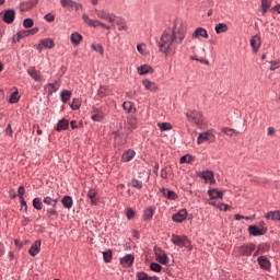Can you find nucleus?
<instances>
[{"label": "nucleus", "mask_w": 280, "mask_h": 280, "mask_svg": "<svg viewBox=\"0 0 280 280\" xmlns=\"http://www.w3.org/2000/svg\"><path fill=\"white\" fill-rule=\"evenodd\" d=\"M27 73H28V75H31V78H32L33 80H35V82L40 81V74L36 71V68H35V67L28 69V70H27Z\"/></svg>", "instance_id": "obj_34"}, {"label": "nucleus", "mask_w": 280, "mask_h": 280, "mask_svg": "<svg viewBox=\"0 0 280 280\" xmlns=\"http://www.w3.org/2000/svg\"><path fill=\"white\" fill-rule=\"evenodd\" d=\"M267 248H268V245H258L256 252L254 253V257H257V255H264Z\"/></svg>", "instance_id": "obj_48"}, {"label": "nucleus", "mask_w": 280, "mask_h": 280, "mask_svg": "<svg viewBox=\"0 0 280 280\" xmlns=\"http://www.w3.org/2000/svg\"><path fill=\"white\" fill-rule=\"evenodd\" d=\"M114 23L118 26L119 32L128 30V26L126 25V20L122 18H115Z\"/></svg>", "instance_id": "obj_31"}, {"label": "nucleus", "mask_w": 280, "mask_h": 280, "mask_svg": "<svg viewBox=\"0 0 280 280\" xmlns=\"http://www.w3.org/2000/svg\"><path fill=\"white\" fill-rule=\"evenodd\" d=\"M142 84L144 86V89H147V91H151L153 93H156V91H159V85H156V83L145 79L142 81Z\"/></svg>", "instance_id": "obj_23"}, {"label": "nucleus", "mask_w": 280, "mask_h": 280, "mask_svg": "<svg viewBox=\"0 0 280 280\" xmlns=\"http://www.w3.org/2000/svg\"><path fill=\"white\" fill-rule=\"evenodd\" d=\"M158 128L162 130V132H165L167 130H172V124L170 122H158Z\"/></svg>", "instance_id": "obj_44"}, {"label": "nucleus", "mask_w": 280, "mask_h": 280, "mask_svg": "<svg viewBox=\"0 0 280 280\" xmlns=\"http://www.w3.org/2000/svg\"><path fill=\"white\" fill-rule=\"evenodd\" d=\"M47 214H48V218H54V217L58 215V211H56V209H54V208H50L47 210Z\"/></svg>", "instance_id": "obj_58"}, {"label": "nucleus", "mask_w": 280, "mask_h": 280, "mask_svg": "<svg viewBox=\"0 0 280 280\" xmlns=\"http://www.w3.org/2000/svg\"><path fill=\"white\" fill-rule=\"evenodd\" d=\"M44 205L48 207H56L58 205V199H54L51 197H44Z\"/></svg>", "instance_id": "obj_40"}, {"label": "nucleus", "mask_w": 280, "mask_h": 280, "mask_svg": "<svg viewBox=\"0 0 280 280\" xmlns=\"http://www.w3.org/2000/svg\"><path fill=\"white\" fill-rule=\"evenodd\" d=\"M208 196H210V200H218V198L222 200V198H224V192L218 188H210L208 190Z\"/></svg>", "instance_id": "obj_18"}, {"label": "nucleus", "mask_w": 280, "mask_h": 280, "mask_svg": "<svg viewBox=\"0 0 280 280\" xmlns=\"http://www.w3.org/2000/svg\"><path fill=\"white\" fill-rule=\"evenodd\" d=\"M217 34H224V32L229 31V26L224 23H219L214 27Z\"/></svg>", "instance_id": "obj_36"}, {"label": "nucleus", "mask_w": 280, "mask_h": 280, "mask_svg": "<svg viewBox=\"0 0 280 280\" xmlns=\"http://www.w3.org/2000/svg\"><path fill=\"white\" fill-rule=\"evenodd\" d=\"M258 261V266L262 269V270H270V267L272 266L270 264V260L268 259V257L266 256H259L257 258Z\"/></svg>", "instance_id": "obj_19"}, {"label": "nucleus", "mask_w": 280, "mask_h": 280, "mask_svg": "<svg viewBox=\"0 0 280 280\" xmlns=\"http://www.w3.org/2000/svg\"><path fill=\"white\" fill-rule=\"evenodd\" d=\"M154 255L156 260L160 264H163V266H167V264H170V257H167V254H165V250H163L161 247H154Z\"/></svg>", "instance_id": "obj_5"}, {"label": "nucleus", "mask_w": 280, "mask_h": 280, "mask_svg": "<svg viewBox=\"0 0 280 280\" xmlns=\"http://www.w3.org/2000/svg\"><path fill=\"white\" fill-rule=\"evenodd\" d=\"M139 75H148V73H154V69L150 65H142L138 67Z\"/></svg>", "instance_id": "obj_24"}, {"label": "nucleus", "mask_w": 280, "mask_h": 280, "mask_svg": "<svg viewBox=\"0 0 280 280\" xmlns=\"http://www.w3.org/2000/svg\"><path fill=\"white\" fill-rule=\"evenodd\" d=\"M60 4L62 8H66L67 10L73 9L75 5V1L73 0H60Z\"/></svg>", "instance_id": "obj_38"}, {"label": "nucleus", "mask_w": 280, "mask_h": 280, "mask_svg": "<svg viewBox=\"0 0 280 280\" xmlns=\"http://www.w3.org/2000/svg\"><path fill=\"white\" fill-rule=\"evenodd\" d=\"M55 130H57V132H61V130H69V121L65 118L59 120Z\"/></svg>", "instance_id": "obj_28"}, {"label": "nucleus", "mask_w": 280, "mask_h": 280, "mask_svg": "<svg viewBox=\"0 0 280 280\" xmlns=\"http://www.w3.org/2000/svg\"><path fill=\"white\" fill-rule=\"evenodd\" d=\"M21 209H24V211L27 212V201L25 199H20Z\"/></svg>", "instance_id": "obj_59"}, {"label": "nucleus", "mask_w": 280, "mask_h": 280, "mask_svg": "<svg viewBox=\"0 0 280 280\" xmlns=\"http://www.w3.org/2000/svg\"><path fill=\"white\" fill-rule=\"evenodd\" d=\"M137 154V152H135V150L129 149L127 150L122 156H121V161L124 163H129V161H132V159H135V155Z\"/></svg>", "instance_id": "obj_26"}, {"label": "nucleus", "mask_w": 280, "mask_h": 280, "mask_svg": "<svg viewBox=\"0 0 280 280\" xmlns=\"http://www.w3.org/2000/svg\"><path fill=\"white\" fill-rule=\"evenodd\" d=\"M256 248L255 243H249L237 247V253L241 257H250Z\"/></svg>", "instance_id": "obj_4"}, {"label": "nucleus", "mask_w": 280, "mask_h": 280, "mask_svg": "<svg viewBox=\"0 0 280 280\" xmlns=\"http://www.w3.org/2000/svg\"><path fill=\"white\" fill-rule=\"evenodd\" d=\"M186 117L190 124H195L199 128L205 126V117L198 110H188Z\"/></svg>", "instance_id": "obj_2"}, {"label": "nucleus", "mask_w": 280, "mask_h": 280, "mask_svg": "<svg viewBox=\"0 0 280 280\" xmlns=\"http://www.w3.org/2000/svg\"><path fill=\"white\" fill-rule=\"evenodd\" d=\"M129 185L132 186L133 189H143V182H141L137 178L131 179Z\"/></svg>", "instance_id": "obj_39"}, {"label": "nucleus", "mask_w": 280, "mask_h": 280, "mask_svg": "<svg viewBox=\"0 0 280 280\" xmlns=\"http://www.w3.org/2000/svg\"><path fill=\"white\" fill-rule=\"evenodd\" d=\"M136 279L137 280H159V277H156V276H149L144 271H138L136 273Z\"/></svg>", "instance_id": "obj_27"}, {"label": "nucleus", "mask_w": 280, "mask_h": 280, "mask_svg": "<svg viewBox=\"0 0 280 280\" xmlns=\"http://www.w3.org/2000/svg\"><path fill=\"white\" fill-rule=\"evenodd\" d=\"M185 40V28L183 26L166 28L158 43V47L162 54L168 56L172 51H176L178 46Z\"/></svg>", "instance_id": "obj_1"}, {"label": "nucleus", "mask_w": 280, "mask_h": 280, "mask_svg": "<svg viewBox=\"0 0 280 280\" xmlns=\"http://www.w3.org/2000/svg\"><path fill=\"white\" fill-rule=\"evenodd\" d=\"M265 218L273 222H280V210L269 211L265 214Z\"/></svg>", "instance_id": "obj_25"}, {"label": "nucleus", "mask_w": 280, "mask_h": 280, "mask_svg": "<svg viewBox=\"0 0 280 280\" xmlns=\"http://www.w3.org/2000/svg\"><path fill=\"white\" fill-rule=\"evenodd\" d=\"M27 32H28V36H34V34H38V27H33Z\"/></svg>", "instance_id": "obj_60"}, {"label": "nucleus", "mask_w": 280, "mask_h": 280, "mask_svg": "<svg viewBox=\"0 0 280 280\" xmlns=\"http://www.w3.org/2000/svg\"><path fill=\"white\" fill-rule=\"evenodd\" d=\"M94 12L96 13L98 19L103 21H107L108 23H115L116 15L113 13H108L105 10L95 9Z\"/></svg>", "instance_id": "obj_6"}, {"label": "nucleus", "mask_w": 280, "mask_h": 280, "mask_svg": "<svg viewBox=\"0 0 280 280\" xmlns=\"http://www.w3.org/2000/svg\"><path fill=\"white\" fill-rule=\"evenodd\" d=\"M71 91L69 90H63L60 92V100L63 104H67V102H69V100H71Z\"/></svg>", "instance_id": "obj_32"}, {"label": "nucleus", "mask_w": 280, "mask_h": 280, "mask_svg": "<svg viewBox=\"0 0 280 280\" xmlns=\"http://www.w3.org/2000/svg\"><path fill=\"white\" fill-rule=\"evenodd\" d=\"M132 264H135V256L132 254H127L126 256L120 258V265L124 268H130V266H132Z\"/></svg>", "instance_id": "obj_13"}, {"label": "nucleus", "mask_w": 280, "mask_h": 280, "mask_svg": "<svg viewBox=\"0 0 280 280\" xmlns=\"http://www.w3.org/2000/svg\"><path fill=\"white\" fill-rule=\"evenodd\" d=\"M272 5V0H261V11L262 14H266L268 12V9Z\"/></svg>", "instance_id": "obj_41"}, {"label": "nucleus", "mask_w": 280, "mask_h": 280, "mask_svg": "<svg viewBox=\"0 0 280 280\" xmlns=\"http://www.w3.org/2000/svg\"><path fill=\"white\" fill-rule=\"evenodd\" d=\"M248 233L249 235H253V237H259L261 235H266L268 233V228H257V225H249L248 226Z\"/></svg>", "instance_id": "obj_7"}, {"label": "nucleus", "mask_w": 280, "mask_h": 280, "mask_svg": "<svg viewBox=\"0 0 280 280\" xmlns=\"http://www.w3.org/2000/svg\"><path fill=\"white\" fill-rule=\"evenodd\" d=\"M20 38H25L27 36H30L28 32L27 31H20L18 32Z\"/></svg>", "instance_id": "obj_61"}, {"label": "nucleus", "mask_w": 280, "mask_h": 280, "mask_svg": "<svg viewBox=\"0 0 280 280\" xmlns=\"http://www.w3.org/2000/svg\"><path fill=\"white\" fill-rule=\"evenodd\" d=\"M250 47L253 48V51L257 54L259 51V47H261V37L259 35H254L250 38Z\"/></svg>", "instance_id": "obj_16"}, {"label": "nucleus", "mask_w": 280, "mask_h": 280, "mask_svg": "<svg viewBox=\"0 0 280 280\" xmlns=\"http://www.w3.org/2000/svg\"><path fill=\"white\" fill-rule=\"evenodd\" d=\"M40 241H35L31 248L28 249V255H31V257H36V255H38V253H40Z\"/></svg>", "instance_id": "obj_21"}, {"label": "nucleus", "mask_w": 280, "mask_h": 280, "mask_svg": "<svg viewBox=\"0 0 280 280\" xmlns=\"http://www.w3.org/2000/svg\"><path fill=\"white\" fill-rule=\"evenodd\" d=\"M200 177L203 178L206 183H210V185H215V177L213 176V171H203Z\"/></svg>", "instance_id": "obj_17"}, {"label": "nucleus", "mask_w": 280, "mask_h": 280, "mask_svg": "<svg viewBox=\"0 0 280 280\" xmlns=\"http://www.w3.org/2000/svg\"><path fill=\"white\" fill-rule=\"evenodd\" d=\"M61 205L65 207V209H71V207H73V198H71V196H65L61 199Z\"/></svg>", "instance_id": "obj_30"}, {"label": "nucleus", "mask_w": 280, "mask_h": 280, "mask_svg": "<svg viewBox=\"0 0 280 280\" xmlns=\"http://www.w3.org/2000/svg\"><path fill=\"white\" fill-rule=\"evenodd\" d=\"M195 161V158L191 155V154H186V155H183L179 160V163L180 164H184V163H194Z\"/></svg>", "instance_id": "obj_42"}, {"label": "nucleus", "mask_w": 280, "mask_h": 280, "mask_svg": "<svg viewBox=\"0 0 280 280\" xmlns=\"http://www.w3.org/2000/svg\"><path fill=\"white\" fill-rule=\"evenodd\" d=\"M213 140V132L211 131H206L202 133H199L197 138V143L200 145L201 143H205V141H212Z\"/></svg>", "instance_id": "obj_14"}, {"label": "nucleus", "mask_w": 280, "mask_h": 280, "mask_svg": "<svg viewBox=\"0 0 280 280\" xmlns=\"http://www.w3.org/2000/svg\"><path fill=\"white\" fill-rule=\"evenodd\" d=\"M92 49L101 55L104 54V46H102L101 44H92Z\"/></svg>", "instance_id": "obj_52"}, {"label": "nucleus", "mask_w": 280, "mask_h": 280, "mask_svg": "<svg viewBox=\"0 0 280 280\" xmlns=\"http://www.w3.org/2000/svg\"><path fill=\"white\" fill-rule=\"evenodd\" d=\"M86 196L91 200V205H97V191L95 189L91 188Z\"/></svg>", "instance_id": "obj_33"}, {"label": "nucleus", "mask_w": 280, "mask_h": 280, "mask_svg": "<svg viewBox=\"0 0 280 280\" xmlns=\"http://www.w3.org/2000/svg\"><path fill=\"white\" fill-rule=\"evenodd\" d=\"M103 259L105 264H110L113 261V250L103 252Z\"/></svg>", "instance_id": "obj_43"}, {"label": "nucleus", "mask_w": 280, "mask_h": 280, "mask_svg": "<svg viewBox=\"0 0 280 280\" xmlns=\"http://www.w3.org/2000/svg\"><path fill=\"white\" fill-rule=\"evenodd\" d=\"M5 132H7V135H9V137H12V135H13V130H12V125H8L7 126V129H5Z\"/></svg>", "instance_id": "obj_62"}, {"label": "nucleus", "mask_w": 280, "mask_h": 280, "mask_svg": "<svg viewBox=\"0 0 280 280\" xmlns=\"http://www.w3.org/2000/svg\"><path fill=\"white\" fill-rule=\"evenodd\" d=\"M33 207L37 211H40L43 209V201L40 200V198H34L33 199Z\"/></svg>", "instance_id": "obj_45"}, {"label": "nucleus", "mask_w": 280, "mask_h": 280, "mask_svg": "<svg viewBox=\"0 0 280 280\" xmlns=\"http://www.w3.org/2000/svg\"><path fill=\"white\" fill-rule=\"evenodd\" d=\"M150 270H152L153 272H161V270H163V266H161V264L159 262H151Z\"/></svg>", "instance_id": "obj_46"}, {"label": "nucleus", "mask_w": 280, "mask_h": 280, "mask_svg": "<svg viewBox=\"0 0 280 280\" xmlns=\"http://www.w3.org/2000/svg\"><path fill=\"white\" fill-rule=\"evenodd\" d=\"M16 16V12L12 9H9L4 11V14L2 16V21L10 25L11 23H14V19Z\"/></svg>", "instance_id": "obj_11"}, {"label": "nucleus", "mask_w": 280, "mask_h": 280, "mask_svg": "<svg viewBox=\"0 0 280 280\" xmlns=\"http://www.w3.org/2000/svg\"><path fill=\"white\" fill-rule=\"evenodd\" d=\"M154 215V210L152 208H147L143 212V220L148 221V220H152Z\"/></svg>", "instance_id": "obj_37"}, {"label": "nucleus", "mask_w": 280, "mask_h": 280, "mask_svg": "<svg viewBox=\"0 0 280 280\" xmlns=\"http://www.w3.org/2000/svg\"><path fill=\"white\" fill-rule=\"evenodd\" d=\"M122 108L124 110H126L127 113H132V109L135 108V105L132 104V102H125L122 104Z\"/></svg>", "instance_id": "obj_49"}, {"label": "nucleus", "mask_w": 280, "mask_h": 280, "mask_svg": "<svg viewBox=\"0 0 280 280\" xmlns=\"http://www.w3.org/2000/svg\"><path fill=\"white\" fill-rule=\"evenodd\" d=\"M43 47L45 49H54V47H56V43H54V39L51 38H44L39 42L37 49L43 51Z\"/></svg>", "instance_id": "obj_9"}, {"label": "nucleus", "mask_w": 280, "mask_h": 280, "mask_svg": "<svg viewBox=\"0 0 280 280\" xmlns=\"http://www.w3.org/2000/svg\"><path fill=\"white\" fill-rule=\"evenodd\" d=\"M171 242L174 246H179V248H189V245L191 244L186 235L176 234H172Z\"/></svg>", "instance_id": "obj_3"}, {"label": "nucleus", "mask_w": 280, "mask_h": 280, "mask_svg": "<svg viewBox=\"0 0 280 280\" xmlns=\"http://www.w3.org/2000/svg\"><path fill=\"white\" fill-rule=\"evenodd\" d=\"M198 36H201V38H209V34L207 33V30L202 27H198L197 30H195L192 34L194 38H198Z\"/></svg>", "instance_id": "obj_29"}, {"label": "nucleus", "mask_w": 280, "mask_h": 280, "mask_svg": "<svg viewBox=\"0 0 280 280\" xmlns=\"http://www.w3.org/2000/svg\"><path fill=\"white\" fill-rule=\"evenodd\" d=\"M160 176H161V178L167 179V171H165V168H162Z\"/></svg>", "instance_id": "obj_63"}, {"label": "nucleus", "mask_w": 280, "mask_h": 280, "mask_svg": "<svg viewBox=\"0 0 280 280\" xmlns=\"http://www.w3.org/2000/svg\"><path fill=\"white\" fill-rule=\"evenodd\" d=\"M160 191L164 198H167V200H176L178 198V195L174 190H170L167 188H161Z\"/></svg>", "instance_id": "obj_20"}, {"label": "nucleus", "mask_w": 280, "mask_h": 280, "mask_svg": "<svg viewBox=\"0 0 280 280\" xmlns=\"http://www.w3.org/2000/svg\"><path fill=\"white\" fill-rule=\"evenodd\" d=\"M23 27H26V30H30V27H34V20L31 18H27L23 21Z\"/></svg>", "instance_id": "obj_51"}, {"label": "nucleus", "mask_w": 280, "mask_h": 280, "mask_svg": "<svg viewBox=\"0 0 280 280\" xmlns=\"http://www.w3.org/2000/svg\"><path fill=\"white\" fill-rule=\"evenodd\" d=\"M126 215H127L128 220H132V218H135V210H132L131 208H127Z\"/></svg>", "instance_id": "obj_56"}, {"label": "nucleus", "mask_w": 280, "mask_h": 280, "mask_svg": "<svg viewBox=\"0 0 280 280\" xmlns=\"http://www.w3.org/2000/svg\"><path fill=\"white\" fill-rule=\"evenodd\" d=\"M106 117V114L101 108L94 107L91 113L92 121H102Z\"/></svg>", "instance_id": "obj_10"}, {"label": "nucleus", "mask_w": 280, "mask_h": 280, "mask_svg": "<svg viewBox=\"0 0 280 280\" xmlns=\"http://www.w3.org/2000/svg\"><path fill=\"white\" fill-rule=\"evenodd\" d=\"M222 132H223V135H226L228 137H233L235 135V129L223 128Z\"/></svg>", "instance_id": "obj_53"}, {"label": "nucleus", "mask_w": 280, "mask_h": 280, "mask_svg": "<svg viewBox=\"0 0 280 280\" xmlns=\"http://www.w3.org/2000/svg\"><path fill=\"white\" fill-rule=\"evenodd\" d=\"M270 71H277V69H280V59L270 61Z\"/></svg>", "instance_id": "obj_50"}, {"label": "nucleus", "mask_w": 280, "mask_h": 280, "mask_svg": "<svg viewBox=\"0 0 280 280\" xmlns=\"http://www.w3.org/2000/svg\"><path fill=\"white\" fill-rule=\"evenodd\" d=\"M82 20L84 21V23H86V25H89V27H101L102 25V22L100 20H93L89 18V14L86 13L82 15Z\"/></svg>", "instance_id": "obj_12"}, {"label": "nucleus", "mask_w": 280, "mask_h": 280, "mask_svg": "<svg viewBox=\"0 0 280 280\" xmlns=\"http://www.w3.org/2000/svg\"><path fill=\"white\" fill-rule=\"evenodd\" d=\"M45 21L47 23H54V21H56V15L51 14V13H47L45 16H44Z\"/></svg>", "instance_id": "obj_55"}, {"label": "nucleus", "mask_w": 280, "mask_h": 280, "mask_svg": "<svg viewBox=\"0 0 280 280\" xmlns=\"http://www.w3.org/2000/svg\"><path fill=\"white\" fill-rule=\"evenodd\" d=\"M80 106H82V98H73L72 103L70 104V108L72 110H80Z\"/></svg>", "instance_id": "obj_35"}, {"label": "nucleus", "mask_w": 280, "mask_h": 280, "mask_svg": "<svg viewBox=\"0 0 280 280\" xmlns=\"http://www.w3.org/2000/svg\"><path fill=\"white\" fill-rule=\"evenodd\" d=\"M217 209H220V211H229V205L219 202Z\"/></svg>", "instance_id": "obj_57"}, {"label": "nucleus", "mask_w": 280, "mask_h": 280, "mask_svg": "<svg viewBox=\"0 0 280 280\" xmlns=\"http://www.w3.org/2000/svg\"><path fill=\"white\" fill-rule=\"evenodd\" d=\"M77 12L82 10V3L74 2V7H72Z\"/></svg>", "instance_id": "obj_64"}, {"label": "nucleus", "mask_w": 280, "mask_h": 280, "mask_svg": "<svg viewBox=\"0 0 280 280\" xmlns=\"http://www.w3.org/2000/svg\"><path fill=\"white\" fill-rule=\"evenodd\" d=\"M173 222H177V224H183L185 220H187V209H182L178 212L172 215Z\"/></svg>", "instance_id": "obj_8"}, {"label": "nucleus", "mask_w": 280, "mask_h": 280, "mask_svg": "<svg viewBox=\"0 0 280 280\" xmlns=\"http://www.w3.org/2000/svg\"><path fill=\"white\" fill-rule=\"evenodd\" d=\"M19 102V91L11 93L9 104H16Z\"/></svg>", "instance_id": "obj_47"}, {"label": "nucleus", "mask_w": 280, "mask_h": 280, "mask_svg": "<svg viewBox=\"0 0 280 280\" xmlns=\"http://www.w3.org/2000/svg\"><path fill=\"white\" fill-rule=\"evenodd\" d=\"M60 89V83L58 81H55L54 83H48L45 85L44 90L48 93V96L51 97L54 93H56Z\"/></svg>", "instance_id": "obj_15"}, {"label": "nucleus", "mask_w": 280, "mask_h": 280, "mask_svg": "<svg viewBox=\"0 0 280 280\" xmlns=\"http://www.w3.org/2000/svg\"><path fill=\"white\" fill-rule=\"evenodd\" d=\"M82 40H84V37L82 36V34L74 32L70 35V43L72 45H74L75 47H78V45H80V43H82Z\"/></svg>", "instance_id": "obj_22"}, {"label": "nucleus", "mask_w": 280, "mask_h": 280, "mask_svg": "<svg viewBox=\"0 0 280 280\" xmlns=\"http://www.w3.org/2000/svg\"><path fill=\"white\" fill-rule=\"evenodd\" d=\"M18 196L20 198V200H23L25 199L24 196H25V187L24 186H20L18 188Z\"/></svg>", "instance_id": "obj_54"}]
</instances>
